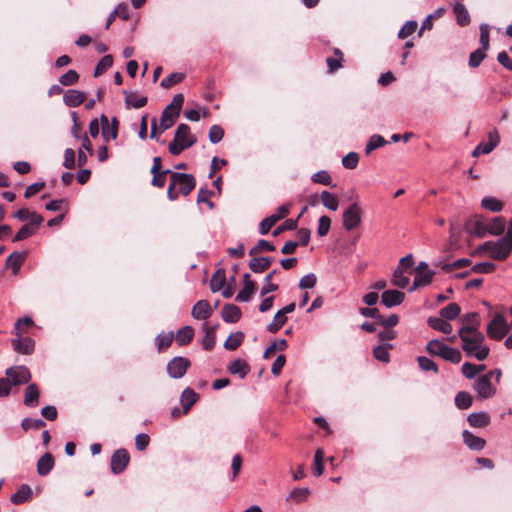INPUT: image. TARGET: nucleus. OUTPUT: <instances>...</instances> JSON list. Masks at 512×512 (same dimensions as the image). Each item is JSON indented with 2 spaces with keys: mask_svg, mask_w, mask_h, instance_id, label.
<instances>
[{
  "mask_svg": "<svg viewBox=\"0 0 512 512\" xmlns=\"http://www.w3.org/2000/svg\"><path fill=\"white\" fill-rule=\"evenodd\" d=\"M221 316L226 323H236L241 318V310L234 304H225L223 306Z\"/></svg>",
  "mask_w": 512,
  "mask_h": 512,
  "instance_id": "nucleus-28",
  "label": "nucleus"
},
{
  "mask_svg": "<svg viewBox=\"0 0 512 512\" xmlns=\"http://www.w3.org/2000/svg\"><path fill=\"white\" fill-rule=\"evenodd\" d=\"M36 232L28 224H24L13 237V242L25 240Z\"/></svg>",
  "mask_w": 512,
  "mask_h": 512,
  "instance_id": "nucleus-64",
  "label": "nucleus"
},
{
  "mask_svg": "<svg viewBox=\"0 0 512 512\" xmlns=\"http://www.w3.org/2000/svg\"><path fill=\"white\" fill-rule=\"evenodd\" d=\"M453 12L456 16L458 25L464 27L470 23V16L465 6L458 0H455Z\"/></svg>",
  "mask_w": 512,
  "mask_h": 512,
  "instance_id": "nucleus-34",
  "label": "nucleus"
},
{
  "mask_svg": "<svg viewBox=\"0 0 512 512\" xmlns=\"http://www.w3.org/2000/svg\"><path fill=\"white\" fill-rule=\"evenodd\" d=\"M455 405L459 409H467L472 405V397L466 391H460L455 396Z\"/></svg>",
  "mask_w": 512,
  "mask_h": 512,
  "instance_id": "nucleus-51",
  "label": "nucleus"
},
{
  "mask_svg": "<svg viewBox=\"0 0 512 512\" xmlns=\"http://www.w3.org/2000/svg\"><path fill=\"white\" fill-rule=\"evenodd\" d=\"M183 103L184 96L179 93L176 94L171 103L164 108L159 119V130L161 133L168 130L175 124L180 115Z\"/></svg>",
  "mask_w": 512,
  "mask_h": 512,
  "instance_id": "nucleus-3",
  "label": "nucleus"
},
{
  "mask_svg": "<svg viewBox=\"0 0 512 512\" xmlns=\"http://www.w3.org/2000/svg\"><path fill=\"white\" fill-rule=\"evenodd\" d=\"M86 98V94L82 91L69 89L64 93L63 101L68 107L80 106Z\"/></svg>",
  "mask_w": 512,
  "mask_h": 512,
  "instance_id": "nucleus-22",
  "label": "nucleus"
},
{
  "mask_svg": "<svg viewBox=\"0 0 512 512\" xmlns=\"http://www.w3.org/2000/svg\"><path fill=\"white\" fill-rule=\"evenodd\" d=\"M479 30H480L479 42L481 45L480 49H482L483 51H487L490 48V27L488 24L483 23L480 25Z\"/></svg>",
  "mask_w": 512,
  "mask_h": 512,
  "instance_id": "nucleus-49",
  "label": "nucleus"
},
{
  "mask_svg": "<svg viewBox=\"0 0 512 512\" xmlns=\"http://www.w3.org/2000/svg\"><path fill=\"white\" fill-rule=\"evenodd\" d=\"M405 299V294L399 290H385L381 295V302L387 308L400 305Z\"/></svg>",
  "mask_w": 512,
  "mask_h": 512,
  "instance_id": "nucleus-15",
  "label": "nucleus"
},
{
  "mask_svg": "<svg viewBox=\"0 0 512 512\" xmlns=\"http://www.w3.org/2000/svg\"><path fill=\"white\" fill-rule=\"evenodd\" d=\"M255 291V283H248L247 285H243V288L236 295L237 302H249L251 300V296Z\"/></svg>",
  "mask_w": 512,
  "mask_h": 512,
  "instance_id": "nucleus-54",
  "label": "nucleus"
},
{
  "mask_svg": "<svg viewBox=\"0 0 512 512\" xmlns=\"http://www.w3.org/2000/svg\"><path fill=\"white\" fill-rule=\"evenodd\" d=\"M426 351L430 355L439 356L453 364H458L462 359L461 352L458 349L450 347L438 339L429 341L426 345Z\"/></svg>",
  "mask_w": 512,
  "mask_h": 512,
  "instance_id": "nucleus-4",
  "label": "nucleus"
},
{
  "mask_svg": "<svg viewBox=\"0 0 512 512\" xmlns=\"http://www.w3.org/2000/svg\"><path fill=\"white\" fill-rule=\"evenodd\" d=\"M216 344V335L213 328L206 327V334L202 338V347L206 351H211Z\"/></svg>",
  "mask_w": 512,
  "mask_h": 512,
  "instance_id": "nucleus-58",
  "label": "nucleus"
},
{
  "mask_svg": "<svg viewBox=\"0 0 512 512\" xmlns=\"http://www.w3.org/2000/svg\"><path fill=\"white\" fill-rule=\"evenodd\" d=\"M362 208L357 201L351 203L342 214L343 227L347 231L358 228L362 223Z\"/></svg>",
  "mask_w": 512,
  "mask_h": 512,
  "instance_id": "nucleus-6",
  "label": "nucleus"
},
{
  "mask_svg": "<svg viewBox=\"0 0 512 512\" xmlns=\"http://www.w3.org/2000/svg\"><path fill=\"white\" fill-rule=\"evenodd\" d=\"M55 461L51 453L46 452L37 461V473L40 476L48 475L54 468Z\"/></svg>",
  "mask_w": 512,
  "mask_h": 512,
  "instance_id": "nucleus-23",
  "label": "nucleus"
},
{
  "mask_svg": "<svg viewBox=\"0 0 512 512\" xmlns=\"http://www.w3.org/2000/svg\"><path fill=\"white\" fill-rule=\"evenodd\" d=\"M417 362H418V365L421 368V370L426 371V372L432 371L435 374L438 373L437 364L430 358H428L426 356H418Z\"/></svg>",
  "mask_w": 512,
  "mask_h": 512,
  "instance_id": "nucleus-55",
  "label": "nucleus"
},
{
  "mask_svg": "<svg viewBox=\"0 0 512 512\" xmlns=\"http://www.w3.org/2000/svg\"><path fill=\"white\" fill-rule=\"evenodd\" d=\"M387 143L388 142L384 139L383 136H381L379 134H374L369 138V140L365 146V152H366V154H369L373 150L380 148Z\"/></svg>",
  "mask_w": 512,
  "mask_h": 512,
  "instance_id": "nucleus-48",
  "label": "nucleus"
},
{
  "mask_svg": "<svg viewBox=\"0 0 512 512\" xmlns=\"http://www.w3.org/2000/svg\"><path fill=\"white\" fill-rule=\"evenodd\" d=\"M13 349L21 354L30 355L34 351L35 342L33 339L21 338L20 335L16 339L12 340Z\"/></svg>",
  "mask_w": 512,
  "mask_h": 512,
  "instance_id": "nucleus-18",
  "label": "nucleus"
},
{
  "mask_svg": "<svg viewBox=\"0 0 512 512\" xmlns=\"http://www.w3.org/2000/svg\"><path fill=\"white\" fill-rule=\"evenodd\" d=\"M467 422L471 427L482 428L490 423V416L487 412H473L468 415Z\"/></svg>",
  "mask_w": 512,
  "mask_h": 512,
  "instance_id": "nucleus-31",
  "label": "nucleus"
},
{
  "mask_svg": "<svg viewBox=\"0 0 512 512\" xmlns=\"http://www.w3.org/2000/svg\"><path fill=\"white\" fill-rule=\"evenodd\" d=\"M486 51H483L482 49H476L475 51L471 52L469 55V61L468 65L471 68H477L480 66L481 62L486 58Z\"/></svg>",
  "mask_w": 512,
  "mask_h": 512,
  "instance_id": "nucleus-59",
  "label": "nucleus"
},
{
  "mask_svg": "<svg viewBox=\"0 0 512 512\" xmlns=\"http://www.w3.org/2000/svg\"><path fill=\"white\" fill-rule=\"evenodd\" d=\"M194 337V329L192 326H183L181 327L175 336L176 342L180 346H184L189 344Z\"/></svg>",
  "mask_w": 512,
  "mask_h": 512,
  "instance_id": "nucleus-37",
  "label": "nucleus"
},
{
  "mask_svg": "<svg viewBox=\"0 0 512 512\" xmlns=\"http://www.w3.org/2000/svg\"><path fill=\"white\" fill-rule=\"evenodd\" d=\"M45 426H46V422L41 418L34 419V418L26 417V418L22 419V421H21V428L24 431H28L30 429L39 430Z\"/></svg>",
  "mask_w": 512,
  "mask_h": 512,
  "instance_id": "nucleus-47",
  "label": "nucleus"
},
{
  "mask_svg": "<svg viewBox=\"0 0 512 512\" xmlns=\"http://www.w3.org/2000/svg\"><path fill=\"white\" fill-rule=\"evenodd\" d=\"M6 379L10 380L11 387L26 384L31 379L30 371L25 366H16L6 369Z\"/></svg>",
  "mask_w": 512,
  "mask_h": 512,
  "instance_id": "nucleus-9",
  "label": "nucleus"
},
{
  "mask_svg": "<svg viewBox=\"0 0 512 512\" xmlns=\"http://www.w3.org/2000/svg\"><path fill=\"white\" fill-rule=\"evenodd\" d=\"M199 395L190 387L185 388L180 397L183 414H187L190 408L198 401Z\"/></svg>",
  "mask_w": 512,
  "mask_h": 512,
  "instance_id": "nucleus-27",
  "label": "nucleus"
},
{
  "mask_svg": "<svg viewBox=\"0 0 512 512\" xmlns=\"http://www.w3.org/2000/svg\"><path fill=\"white\" fill-rule=\"evenodd\" d=\"M481 206L492 212H500L503 208L502 203L492 196L484 197L481 201Z\"/></svg>",
  "mask_w": 512,
  "mask_h": 512,
  "instance_id": "nucleus-52",
  "label": "nucleus"
},
{
  "mask_svg": "<svg viewBox=\"0 0 512 512\" xmlns=\"http://www.w3.org/2000/svg\"><path fill=\"white\" fill-rule=\"evenodd\" d=\"M463 351L466 353L468 357H474L478 361L485 360L490 353V348L488 346H484L482 344H476L472 347H468L467 345H462Z\"/></svg>",
  "mask_w": 512,
  "mask_h": 512,
  "instance_id": "nucleus-21",
  "label": "nucleus"
},
{
  "mask_svg": "<svg viewBox=\"0 0 512 512\" xmlns=\"http://www.w3.org/2000/svg\"><path fill=\"white\" fill-rule=\"evenodd\" d=\"M273 262L272 257H253L250 259L248 266L253 273H263Z\"/></svg>",
  "mask_w": 512,
  "mask_h": 512,
  "instance_id": "nucleus-29",
  "label": "nucleus"
},
{
  "mask_svg": "<svg viewBox=\"0 0 512 512\" xmlns=\"http://www.w3.org/2000/svg\"><path fill=\"white\" fill-rule=\"evenodd\" d=\"M500 136L496 129H493L488 132V140L484 142H480V148L484 154H489L492 152L499 144Z\"/></svg>",
  "mask_w": 512,
  "mask_h": 512,
  "instance_id": "nucleus-33",
  "label": "nucleus"
},
{
  "mask_svg": "<svg viewBox=\"0 0 512 512\" xmlns=\"http://www.w3.org/2000/svg\"><path fill=\"white\" fill-rule=\"evenodd\" d=\"M310 494L309 488H294L288 497L286 498L287 501H293L295 503H302L305 502L308 499V496Z\"/></svg>",
  "mask_w": 512,
  "mask_h": 512,
  "instance_id": "nucleus-44",
  "label": "nucleus"
},
{
  "mask_svg": "<svg viewBox=\"0 0 512 512\" xmlns=\"http://www.w3.org/2000/svg\"><path fill=\"white\" fill-rule=\"evenodd\" d=\"M173 339H174V333L172 331L168 332V333L159 334L155 338V342L157 344L158 351L160 352L163 349H167L171 345Z\"/></svg>",
  "mask_w": 512,
  "mask_h": 512,
  "instance_id": "nucleus-53",
  "label": "nucleus"
},
{
  "mask_svg": "<svg viewBox=\"0 0 512 512\" xmlns=\"http://www.w3.org/2000/svg\"><path fill=\"white\" fill-rule=\"evenodd\" d=\"M278 273V270L277 269H274L272 270L271 272H269L265 277H264V281H263V285L260 289V295L261 296H266L267 294L271 293V292H275L278 290L279 286L277 284H274L272 283V278L274 277V275H276Z\"/></svg>",
  "mask_w": 512,
  "mask_h": 512,
  "instance_id": "nucleus-40",
  "label": "nucleus"
},
{
  "mask_svg": "<svg viewBox=\"0 0 512 512\" xmlns=\"http://www.w3.org/2000/svg\"><path fill=\"white\" fill-rule=\"evenodd\" d=\"M209 141L212 143V144H217L219 143L223 137H224V130L221 126L219 125H213L210 127L209 129Z\"/></svg>",
  "mask_w": 512,
  "mask_h": 512,
  "instance_id": "nucleus-61",
  "label": "nucleus"
},
{
  "mask_svg": "<svg viewBox=\"0 0 512 512\" xmlns=\"http://www.w3.org/2000/svg\"><path fill=\"white\" fill-rule=\"evenodd\" d=\"M196 142L197 138L191 133L190 127L187 124L181 123L175 130L174 139L169 143V153L174 156L180 155Z\"/></svg>",
  "mask_w": 512,
  "mask_h": 512,
  "instance_id": "nucleus-2",
  "label": "nucleus"
},
{
  "mask_svg": "<svg viewBox=\"0 0 512 512\" xmlns=\"http://www.w3.org/2000/svg\"><path fill=\"white\" fill-rule=\"evenodd\" d=\"M212 310L207 300H199L192 307L191 315L197 320H206L211 316Z\"/></svg>",
  "mask_w": 512,
  "mask_h": 512,
  "instance_id": "nucleus-20",
  "label": "nucleus"
},
{
  "mask_svg": "<svg viewBox=\"0 0 512 512\" xmlns=\"http://www.w3.org/2000/svg\"><path fill=\"white\" fill-rule=\"evenodd\" d=\"M40 390L37 384H29L24 393L23 403L25 406L35 408L39 405Z\"/></svg>",
  "mask_w": 512,
  "mask_h": 512,
  "instance_id": "nucleus-17",
  "label": "nucleus"
},
{
  "mask_svg": "<svg viewBox=\"0 0 512 512\" xmlns=\"http://www.w3.org/2000/svg\"><path fill=\"white\" fill-rule=\"evenodd\" d=\"M226 283V273L224 269H218L210 280V289L213 293L219 292Z\"/></svg>",
  "mask_w": 512,
  "mask_h": 512,
  "instance_id": "nucleus-38",
  "label": "nucleus"
},
{
  "mask_svg": "<svg viewBox=\"0 0 512 512\" xmlns=\"http://www.w3.org/2000/svg\"><path fill=\"white\" fill-rule=\"evenodd\" d=\"M227 370L233 375H238L240 379H244L250 372V366L245 360L235 359L230 362Z\"/></svg>",
  "mask_w": 512,
  "mask_h": 512,
  "instance_id": "nucleus-26",
  "label": "nucleus"
},
{
  "mask_svg": "<svg viewBox=\"0 0 512 512\" xmlns=\"http://www.w3.org/2000/svg\"><path fill=\"white\" fill-rule=\"evenodd\" d=\"M32 496V489L29 485L27 484H22L19 489L14 493L12 494L11 498H10V501L13 503V504H22L24 502H26L27 500H29Z\"/></svg>",
  "mask_w": 512,
  "mask_h": 512,
  "instance_id": "nucleus-35",
  "label": "nucleus"
},
{
  "mask_svg": "<svg viewBox=\"0 0 512 512\" xmlns=\"http://www.w3.org/2000/svg\"><path fill=\"white\" fill-rule=\"evenodd\" d=\"M434 271L432 270H420L415 272V277L413 281V285L410 288V291L415 290L418 287L426 286L431 283L432 278L434 276Z\"/></svg>",
  "mask_w": 512,
  "mask_h": 512,
  "instance_id": "nucleus-32",
  "label": "nucleus"
},
{
  "mask_svg": "<svg viewBox=\"0 0 512 512\" xmlns=\"http://www.w3.org/2000/svg\"><path fill=\"white\" fill-rule=\"evenodd\" d=\"M296 304L294 302L286 305L276 312L271 323L266 327V330L270 333H277L287 321V314L292 313L295 310Z\"/></svg>",
  "mask_w": 512,
  "mask_h": 512,
  "instance_id": "nucleus-12",
  "label": "nucleus"
},
{
  "mask_svg": "<svg viewBox=\"0 0 512 512\" xmlns=\"http://www.w3.org/2000/svg\"><path fill=\"white\" fill-rule=\"evenodd\" d=\"M462 437L465 445L471 450L480 451L485 447L486 441L468 430L462 432Z\"/></svg>",
  "mask_w": 512,
  "mask_h": 512,
  "instance_id": "nucleus-24",
  "label": "nucleus"
},
{
  "mask_svg": "<svg viewBox=\"0 0 512 512\" xmlns=\"http://www.w3.org/2000/svg\"><path fill=\"white\" fill-rule=\"evenodd\" d=\"M511 328V324L507 323L505 317L498 313L487 325L486 333L490 339L499 341L508 334Z\"/></svg>",
  "mask_w": 512,
  "mask_h": 512,
  "instance_id": "nucleus-5",
  "label": "nucleus"
},
{
  "mask_svg": "<svg viewBox=\"0 0 512 512\" xmlns=\"http://www.w3.org/2000/svg\"><path fill=\"white\" fill-rule=\"evenodd\" d=\"M427 323L432 329L444 334H450L453 330L452 325L442 317H429Z\"/></svg>",
  "mask_w": 512,
  "mask_h": 512,
  "instance_id": "nucleus-36",
  "label": "nucleus"
},
{
  "mask_svg": "<svg viewBox=\"0 0 512 512\" xmlns=\"http://www.w3.org/2000/svg\"><path fill=\"white\" fill-rule=\"evenodd\" d=\"M244 340V333L238 331L234 334H231L224 342V348L228 351L236 350Z\"/></svg>",
  "mask_w": 512,
  "mask_h": 512,
  "instance_id": "nucleus-43",
  "label": "nucleus"
},
{
  "mask_svg": "<svg viewBox=\"0 0 512 512\" xmlns=\"http://www.w3.org/2000/svg\"><path fill=\"white\" fill-rule=\"evenodd\" d=\"M417 29V22L414 20L407 21L398 32L400 39H405L412 35Z\"/></svg>",
  "mask_w": 512,
  "mask_h": 512,
  "instance_id": "nucleus-60",
  "label": "nucleus"
},
{
  "mask_svg": "<svg viewBox=\"0 0 512 512\" xmlns=\"http://www.w3.org/2000/svg\"><path fill=\"white\" fill-rule=\"evenodd\" d=\"M311 180L314 183H319L322 185H330L332 183V177L325 170H321V171L314 173L311 177Z\"/></svg>",
  "mask_w": 512,
  "mask_h": 512,
  "instance_id": "nucleus-63",
  "label": "nucleus"
},
{
  "mask_svg": "<svg viewBox=\"0 0 512 512\" xmlns=\"http://www.w3.org/2000/svg\"><path fill=\"white\" fill-rule=\"evenodd\" d=\"M113 65V57L105 55L96 65L94 69V76L98 77L106 72Z\"/></svg>",
  "mask_w": 512,
  "mask_h": 512,
  "instance_id": "nucleus-50",
  "label": "nucleus"
},
{
  "mask_svg": "<svg viewBox=\"0 0 512 512\" xmlns=\"http://www.w3.org/2000/svg\"><path fill=\"white\" fill-rule=\"evenodd\" d=\"M289 214V204L280 205L277 213L264 218L259 224V233L266 235L270 229L281 219Z\"/></svg>",
  "mask_w": 512,
  "mask_h": 512,
  "instance_id": "nucleus-8",
  "label": "nucleus"
},
{
  "mask_svg": "<svg viewBox=\"0 0 512 512\" xmlns=\"http://www.w3.org/2000/svg\"><path fill=\"white\" fill-rule=\"evenodd\" d=\"M129 461L130 455L126 449L116 450L111 456V471L116 475L121 474L128 466Z\"/></svg>",
  "mask_w": 512,
  "mask_h": 512,
  "instance_id": "nucleus-13",
  "label": "nucleus"
},
{
  "mask_svg": "<svg viewBox=\"0 0 512 512\" xmlns=\"http://www.w3.org/2000/svg\"><path fill=\"white\" fill-rule=\"evenodd\" d=\"M391 348L392 344L390 343L380 344L379 346L373 349V356L377 360L387 363L390 360L389 349Z\"/></svg>",
  "mask_w": 512,
  "mask_h": 512,
  "instance_id": "nucleus-45",
  "label": "nucleus"
},
{
  "mask_svg": "<svg viewBox=\"0 0 512 512\" xmlns=\"http://www.w3.org/2000/svg\"><path fill=\"white\" fill-rule=\"evenodd\" d=\"M462 327H460L458 334L464 332L479 330L481 322L480 316L477 312L467 313L462 317Z\"/></svg>",
  "mask_w": 512,
  "mask_h": 512,
  "instance_id": "nucleus-16",
  "label": "nucleus"
},
{
  "mask_svg": "<svg viewBox=\"0 0 512 512\" xmlns=\"http://www.w3.org/2000/svg\"><path fill=\"white\" fill-rule=\"evenodd\" d=\"M465 230L468 234H473L480 238L485 237L487 235L486 217L481 215L470 217L465 223Z\"/></svg>",
  "mask_w": 512,
  "mask_h": 512,
  "instance_id": "nucleus-11",
  "label": "nucleus"
},
{
  "mask_svg": "<svg viewBox=\"0 0 512 512\" xmlns=\"http://www.w3.org/2000/svg\"><path fill=\"white\" fill-rule=\"evenodd\" d=\"M461 312L460 306L453 302L448 304L447 306L443 307L440 311V317H442L445 320H454L456 319Z\"/></svg>",
  "mask_w": 512,
  "mask_h": 512,
  "instance_id": "nucleus-41",
  "label": "nucleus"
},
{
  "mask_svg": "<svg viewBox=\"0 0 512 512\" xmlns=\"http://www.w3.org/2000/svg\"><path fill=\"white\" fill-rule=\"evenodd\" d=\"M512 251V241L505 237H501L496 242L493 241V247L490 257L495 260H505Z\"/></svg>",
  "mask_w": 512,
  "mask_h": 512,
  "instance_id": "nucleus-14",
  "label": "nucleus"
},
{
  "mask_svg": "<svg viewBox=\"0 0 512 512\" xmlns=\"http://www.w3.org/2000/svg\"><path fill=\"white\" fill-rule=\"evenodd\" d=\"M190 366L191 361L188 358L175 356L167 363L166 371L170 378L180 379L186 374Z\"/></svg>",
  "mask_w": 512,
  "mask_h": 512,
  "instance_id": "nucleus-7",
  "label": "nucleus"
},
{
  "mask_svg": "<svg viewBox=\"0 0 512 512\" xmlns=\"http://www.w3.org/2000/svg\"><path fill=\"white\" fill-rule=\"evenodd\" d=\"M196 186V179L192 174L172 173V179L167 189V197L171 201H175L179 194L183 196L189 195Z\"/></svg>",
  "mask_w": 512,
  "mask_h": 512,
  "instance_id": "nucleus-1",
  "label": "nucleus"
},
{
  "mask_svg": "<svg viewBox=\"0 0 512 512\" xmlns=\"http://www.w3.org/2000/svg\"><path fill=\"white\" fill-rule=\"evenodd\" d=\"M458 336L463 342L462 345H467L468 347L482 344L485 340V336L480 330L464 332L463 334H458Z\"/></svg>",
  "mask_w": 512,
  "mask_h": 512,
  "instance_id": "nucleus-30",
  "label": "nucleus"
},
{
  "mask_svg": "<svg viewBox=\"0 0 512 512\" xmlns=\"http://www.w3.org/2000/svg\"><path fill=\"white\" fill-rule=\"evenodd\" d=\"M410 279L404 274V270L401 267H397L393 271L392 284L400 289H404L408 286Z\"/></svg>",
  "mask_w": 512,
  "mask_h": 512,
  "instance_id": "nucleus-42",
  "label": "nucleus"
},
{
  "mask_svg": "<svg viewBox=\"0 0 512 512\" xmlns=\"http://www.w3.org/2000/svg\"><path fill=\"white\" fill-rule=\"evenodd\" d=\"M25 257H26L25 251L13 252L8 256V258L6 260V266L11 267L13 270V273L16 274L19 271L22 263L24 262Z\"/></svg>",
  "mask_w": 512,
  "mask_h": 512,
  "instance_id": "nucleus-39",
  "label": "nucleus"
},
{
  "mask_svg": "<svg viewBox=\"0 0 512 512\" xmlns=\"http://www.w3.org/2000/svg\"><path fill=\"white\" fill-rule=\"evenodd\" d=\"M323 206L331 211L338 209L339 203L336 196L327 190H324L320 195Z\"/></svg>",
  "mask_w": 512,
  "mask_h": 512,
  "instance_id": "nucleus-46",
  "label": "nucleus"
},
{
  "mask_svg": "<svg viewBox=\"0 0 512 512\" xmlns=\"http://www.w3.org/2000/svg\"><path fill=\"white\" fill-rule=\"evenodd\" d=\"M275 246L273 244H271L270 242H268L267 240H264V239H260L257 244L255 246H253L250 250H249V254L251 256H255L257 254H259L261 251H275Z\"/></svg>",
  "mask_w": 512,
  "mask_h": 512,
  "instance_id": "nucleus-56",
  "label": "nucleus"
},
{
  "mask_svg": "<svg viewBox=\"0 0 512 512\" xmlns=\"http://www.w3.org/2000/svg\"><path fill=\"white\" fill-rule=\"evenodd\" d=\"M474 390L481 399H488L495 395L496 388L492 386L490 374L479 376L473 385Z\"/></svg>",
  "mask_w": 512,
  "mask_h": 512,
  "instance_id": "nucleus-10",
  "label": "nucleus"
},
{
  "mask_svg": "<svg viewBox=\"0 0 512 512\" xmlns=\"http://www.w3.org/2000/svg\"><path fill=\"white\" fill-rule=\"evenodd\" d=\"M79 79V74L75 70H68L59 78L60 84L63 86H71L75 84Z\"/></svg>",
  "mask_w": 512,
  "mask_h": 512,
  "instance_id": "nucleus-62",
  "label": "nucleus"
},
{
  "mask_svg": "<svg viewBox=\"0 0 512 512\" xmlns=\"http://www.w3.org/2000/svg\"><path fill=\"white\" fill-rule=\"evenodd\" d=\"M323 459H324V453L322 449H317L314 456V464H313V474L316 477H319L324 472V465H323Z\"/></svg>",
  "mask_w": 512,
  "mask_h": 512,
  "instance_id": "nucleus-57",
  "label": "nucleus"
},
{
  "mask_svg": "<svg viewBox=\"0 0 512 512\" xmlns=\"http://www.w3.org/2000/svg\"><path fill=\"white\" fill-rule=\"evenodd\" d=\"M487 234L499 236L505 230V218L502 216H496L492 218H486Z\"/></svg>",
  "mask_w": 512,
  "mask_h": 512,
  "instance_id": "nucleus-25",
  "label": "nucleus"
},
{
  "mask_svg": "<svg viewBox=\"0 0 512 512\" xmlns=\"http://www.w3.org/2000/svg\"><path fill=\"white\" fill-rule=\"evenodd\" d=\"M123 94H124L125 107L127 109H129V108L139 109V108L144 107L147 104L148 99L146 96L139 97L135 92L128 91V90H123Z\"/></svg>",
  "mask_w": 512,
  "mask_h": 512,
  "instance_id": "nucleus-19",
  "label": "nucleus"
}]
</instances>
